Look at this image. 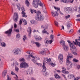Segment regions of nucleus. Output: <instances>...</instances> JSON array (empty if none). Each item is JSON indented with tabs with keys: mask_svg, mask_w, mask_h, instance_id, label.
<instances>
[{
	"mask_svg": "<svg viewBox=\"0 0 80 80\" xmlns=\"http://www.w3.org/2000/svg\"><path fill=\"white\" fill-rule=\"evenodd\" d=\"M51 59L49 58L48 59L47 58H44V60L43 62V65L42 66L43 69L42 71V72L43 73L44 75H47V73L46 71V70H47V68L45 67V62L47 63L49 65H51L52 67H55V64L51 61Z\"/></svg>",
	"mask_w": 80,
	"mask_h": 80,
	"instance_id": "f257e3e1",
	"label": "nucleus"
},
{
	"mask_svg": "<svg viewBox=\"0 0 80 80\" xmlns=\"http://www.w3.org/2000/svg\"><path fill=\"white\" fill-rule=\"evenodd\" d=\"M73 58V55L71 54L68 53V56H67V61H66V65L68 66L67 69L68 70H70L72 68V63H71V62L70 61L71 58Z\"/></svg>",
	"mask_w": 80,
	"mask_h": 80,
	"instance_id": "f03ea898",
	"label": "nucleus"
},
{
	"mask_svg": "<svg viewBox=\"0 0 80 80\" xmlns=\"http://www.w3.org/2000/svg\"><path fill=\"white\" fill-rule=\"evenodd\" d=\"M69 43V47H70V48L71 50H75V51H72V53L74 55H75V56L78 55V53H77V49H76V47L74 45V44L73 43L71 42L70 41V40L67 41Z\"/></svg>",
	"mask_w": 80,
	"mask_h": 80,
	"instance_id": "7ed1b4c3",
	"label": "nucleus"
},
{
	"mask_svg": "<svg viewBox=\"0 0 80 80\" xmlns=\"http://www.w3.org/2000/svg\"><path fill=\"white\" fill-rule=\"evenodd\" d=\"M35 19L37 21H43L44 20V17L42 14H41V12L38 11L37 14L35 17Z\"/></svg>",
	"mask_w": 80,
	"mask_h": 80,
	"instance_id": "20e7f679",
	"label": "nucleus"
},
{
	"mask_svg": "<svg viewBox=\"0 0 80 80\" xmlns=\"http://www.w3.org/2000/svg\"><path fill=\"white\" fill-rule=\"evenodd\" d=\"M37 1H38V2H37L35 0H33V7L35 8H37L38 7V5H40L41 7H42L43 6V4L41 2H40V0H38Z\"/></svg>",
	"mask_w": 80,
	"mask_h": 80,
	"instance_id": "39448f33",
	"label": "nucleus"
},
{
	"mask_svg": "<svg viewBox=\"0 0 80 80\" xmlns=\"http://www.w3.org/2000/svg\"><path fill=\"white\" fill-rule=\"evenodd\" d=\"M28 64L26 62H22L20 65V68H26L27 67H28Z\"/></svg>",
	"mask_w": 80,
	"mask_h": 80,
	"instance_id": "423d86ee",
	"label": "nucleus"
},
{
	"mask_svg": "<svg viewBox=\"0 0 80 80\" xmlns=\"http://www.w3.org/2000/svg\"><path fill=\"white\" fill-rule=\"evenodd\" d=\"M13 20L15 22H17L18 20V14L17 12H15L13 16Z\"/></svg>",
	"mask_w": 80,
	"mask_h": 80,
	"instance_id": "0eeeda50",
	"label": "nucleus"
},
{
	"mask_svg": "<svg viewBox=\"0 0 80 80\" xmlns=\"http://www.w3.org/2000/svg\"><path fill=\"white\" fill-rule=\"evenodd\" d=\"M59 60V62L61 64H62L63 62V55L62 54H59L58 56Z\"/></svg>",
	"mask_w": 80,
	"mask_h": 80,
	"instance_id": "6e6552de",
	"label": "nucleus"
},
{
	"mask_svg": "<svg viewBox=\"0 0 80 80\" xmlns=\"http://www.w3.org/2000/svg\"><path fill=\"white\" fill-rule=\"evenodd\" d=\"M64 11L67 13H70L72 12V8H65Z\"/></svg>",
	"mask_w": 80,
	"mask_h": 80,
	"instance_id": "1a4fd4ad",
	"label": "nucleus"
},
{
	"mask_svg": "<svg viewBox=\"0 0 80 80\" xmlns=\"http://www.w3.org/2000/svg\"><path fill=\"white\" fill-rule=\"evenodd\" d=\"M22 21H23V23L24 25H26L27 24V21L25 20V19H22L20 20L19 23V25H21V24L22 23Z\"/></svg>",
	"mask_w": 80,
	"mask_h": 80,
	"instance_id": "9d476101",
	"label": "nucleus"
},
{
	"mask_svg": "<svg viewBox=\"0 0 80 80\" xmlns=\"http://www.w3.org/2000/svg\"><path fill=\"white\" fill-rule=\"evenodd\" d=\"M21 9L22 10V17H27V16L25 15L26 14V13H25L24 12L25 11V10L24 8V7H22Z\"/></svg>",
	"mask_w": 80,
	"mask_h": 80,
	"instance_id": "9b49d317",
	"label": "nucleus"
},
{
	"mask_svg": "<svg viewBox=\"0 0 80 80\" xmlns=\"http://www.w3.org/2000/svg\"><path fill=\"white\" fill-rule=\"evenodd\" d=\"M31 57L32 58V62L35 63H36L35 60H40V58L38 57H34L32 55H31Z\"/></svg>",
	"mask_w": 80,
	"mask_h": 80,
	"instance_id": "f8f14e48",
	"label": "nucleus"
},
{
	"mask_svg": "<svg viewBox=\"0 0 80 80\" xmlns=\"http://www.w3.org/2000/svg\"><path fill=\"white\" fill-rule=\"evenodd\" d=\"M20 50L19 48H17L14 51V54H15V55H18L19 53H20Z\"/></svg>",
	"mask_w": 80,
	"mask_h": 80,
	"instance_id": "ddd939ff",
	"label": "nucleus"
},
{
	"mask_svg": "<svg viewBox=\"0 0 80 80\" xmlns=\"http://www.w3.org/2000/svg\"><path fill=\"white\" fill-rule=\"evenodd\" d=\"M44 42L46 43H49L50 44H51L53 42V40H50L48 41L47 39H45L44 40Z\"/></svg>",
	"mask_w": 80,
	"mask_h": 80,
	"instance_id": "4468645a",
	"label": "nucleus"
},
{
	"mask_svg": "<svg viewBox=\"0 0 80 80\" xmlns=\"http://www.w3.org/2000/svg\"><path fill=\"white\" fill-rule=\"evenodd\" d=\"M64 50L66 52H67L68 50V46L67 45H65L63 46Z\"/></svg>",
	"mask_w": 80,
	"mask_h": 80,
	"instance_id": "2eb2a0df",
	"label": "nucleus"
},
{
	"mask_svg": "<svg viewBox=\"0 0 80 80\" xmlns=\"http://www.w3.org/2000/svg\"><path fill=\"white\" fill-rule=\"evenodd\" d=\"M51 13L53 17H55L56 15L57 16H58V14H57V11H55L54 12L53 11H52L51 12Z\"/></svg>",
	"mask_w": 80,
	"mask_h": 80,
	"instance_id": "dca6fc26",
	"label": "nucleus"
},
{
	"mask_svg": "<svg viewBox=\"0 0 80 80\" xmlns=\"http://www.w3.org/2000/svg\"><path fill=\"white\" fill-rule=\"evenodd\" d=\"M7 72L6 70L2 72V77H3L4 78L5 77L6 75L7 74Z\"/></svg>",
	"mask_w": 80,
	"mask_h": 80,
	"instance_id": "f3484780",
	"label": "nucleus"
},
{
	"mask_svg": "<svg viewBox=\"0 0 80 80\" xmlns=\"http://www.w3.org/2000/svg\"><path fill=\"white\" fill-rule=\"evenodd\" d=\"M5 34H7L8 35V37H10V29L6 31L5 32Z\"/></svg>",
	"mask_w": 80,
	"mask_h": 80,
	"instance_id": "a211bd4d",
	"label": "nucleus"
},
{
	"mask_svg": "<svg viewBox=\"0 0 80 80\" xmlns=\"http://www.w3.org/2000/svg\"><path fill=\"white\" fill-rule=\"evenodd\" d=\"M18 64V63L16 61H14L13 62V64H12V66H13L14 67H17Z\"/></svg>",
	"mask_w": 80,
	"mask_h": 80,
	"instance_id": "6ab92c4d",
	"label": "nucleus"
},
{
	"mask_svg": "<svg viewBox=\"0 0 80 80\" xmlns=\"http://www.w3.org/2000/svg\"><path fill=\"white\" fill-rule=\"evenodd\" d=\"M54 8L56 9V10H57L58 12H59L60 14H61V15H63V13H62V12H60V8H58V7H57V8H56L55 7H54Z\"/></svg>",
	"mask_w": 80,
	"mask_h": 80,
	"instance_id": "aec40b11",
	"label": "nucleus"
},
{
	"mask_svg": "<svg viewBox=\"0 0 80 80\" xmlns=\"http://www.w3.org/2000/svg\"><path fill=\"white\" fill-rule=\"evenodd\" d=\"M31 23L32 24H35V25H37V22L34 20H31L30 21Z\"/></svg>",
	"mask_w": 80,
	"mask_h": 80,
	"instance_id": "412c9836",
	"label": "nucleus"
},
{
	"mask_svg": "<svg viewBox=\"0 0 80 80\" xmlns=\"http://www.w3.org/2000/svg\"><path fill=\"white\" fill-rule=\"evenodd\" d=\"M28 71H29V74L30 75H32V73H33V69H32V68H30L29 69Z\"/></svg>",
	"mask_w": 80,
	"mask_h": 80,
	"instance_id": "4be33fe9",
	"label": "nucleus"
},
{
	"mask_svg": "<svg viewBox=\"0 0 80 80\" xmlns=\"http://www.w3.org/2000/svg\"><path fill=\"white\" fill-rule=\"evenodd\" d=\"M68 77L69 79H71V78H75V77L74 76V75L73 74H69L68 76Z\"/></svg>",
	"mask_w": 80,
	"mask_h": 80,
	"instance_id": "5701e85b",
	"label": "nucleus"
},
{
	"mask_svg": "<svg viewBox=\"0 0 80 80\" xmlns=\"http://www.w3.org/2000/svg\"><path fill=\"white\" fill-rule=\"evenodd\" d=\"M60 44H61V45L63 47L64 45H65V41H63V40H61V41L60 42Z\"/></svg>",
	"mask_w": 80,
	"mask_h": 80,
	"instance_id": "b1692460",
	"label": "nucleus"
},
{
	"mask_svg": "<svg viewBox=\"0 0 80 80\" xmlns=\"http://www.w3.org/2000/svg\"><path fill=\"white\" fill-rule=\"evenodd\" d=\"M60 2H63V3H67L69 2V0H60Z\"/></svg>",
	"mask_w": 80,
	"mask_h": 80,
	"instance_id": "393cba45",
	"label": "nucleus"
},
{
	"mask_svg": "<svg viewBox=\"0 0 80 80\" xmlns=\"http://www.w3.org/2000/svg\"><path fill=\"white\" fill-rule=\"evenodd\" d=\"M25 3L27 7H29V6H30V2H29L28 0H26Z\"/></svg>",
	"mask_w": 80,
	"mask_h": 80,
	"instance_id": "a878e982",
	"label": "nucleus"
},
{
	"mask_svg": "<svg viewBox=\"0 0 80 80\" xmlns=\"http://www.w3.org/2000/svg\"><path fill=\"white\" fill-rule=\"evenodd\" d=\"M31 55H26L25 57L26 59H27V60H29L30 59V57H31Z\"/></svg>",
	"mask_w": 80,
	"mask_h": 80,
	"instance_id": "bb28decb",
	"label": "nucleus"
},
{
	"mask_svg": "<svg viewBox=\"0 0 80 80\" xmlns=\"http://www.w3.org/2000/svg\"><path fill=\"white\" fill-rule=\"evenodd\" d=\"M45 30H46V28H45L44 30H42V33H46L47 34V35H49V33H48V32L46 31Z\"/></svg>",
	"mask_w": 80,
	"mask_h": 80,
	"instance_id": "cd10ccee",
	"label": "nucleus"
},
{
	"mask_svg": "<svg viewBox=\"0 0 80 80\" xmlns=\"http://www.w3.org/2000/svg\"><path fill=\"white\" fill-rule=\"evenodd\" d=\"M40 54H41L42 55H44L45 54V49H43V51H42L39 52Z\"/></svg>",
	"mask_w": 80,
	"mask_h": 80,
	"instance_id": "c85d7f7f",
	"label": "nucleus"
},
{
	"mask_svg": "<svg viewBox=\"0 0 80 80\" xmlns=\"http://www.w3.org/2000/svg\"><path fill=\"white\" fill-rule=\"evenodd\" d=\"M1 44L2 47H6V44L4 42H1Z\"/></svg>",
	"mask_w": 80,
	"mask_h": 80,
	"instance_id": "c756f323",
	"label": "nucleus"
},
{
	"mask_svg": "<svg viewBox=\"0 0 80 80\" xmlns=\"http://www.w3.org/2000/svg\"><path fill=\"white\" fill-rule=\"evenodd\" d=\"M55 78H57V79H59V78H60V77L59 76V75H58L56 74H55V75H54Z\"/></svg>",
	"mask_w": 80,
	"mask_h": 80,
	"instance_id": "7c9ffc66",
	"label": "nucleus"
},
{
	"mask_svg": "<svg viewBox=\"0 0 80 80\" xmlns=\"http://www.w3.org/2000/svg\"><path fill=\"white\" fill-rule=\"evenodd\" d=\"M35 43L37 47H40V46L41 45V44H40L39 42H35Z\"/></svg>",
	"mask_w": 80,
	"mask_h": 80,
	"instance_id": "2f4dec72",
	"label": "nucleus"
},
{
	"mask_svg": "<svg viewBox=\"0 0 80 80\" xmlns=\"http://www.w3.org/2000/svg\"><path fill=\"white\" fill-rule=\"evenodd\" d=\"M42 8L43 12H44L45 13H47V10H46V8H45V7L44 6L42 7Z\"/></svg>",
	"mask_w": 80,
	"mask_h": 80,
	"instance_id": "473e14b6",
	"label": "nucleus"
},
{
	"mask_svg": "<svg viewBox=\"0 0 80 80\" xmlns=\"http://www.w3.org/2000/svg\"><path fill=\"white\" fill-rule=\"evenodd\" d=\"M27 32H29V33H32V29H31V28H28L27 30Z\"/></svg>",
	"mask_w": 80,
	"mask_h": 80,
	"instance_id": "72a5a7b5",
	"label": "nucleus"
},
{
	"mask_svg": "<svg viewBox=\"0 0 80 80\" xmlns=\"http://www.w3.org/2000/svg\"><path fill=\"white\" fill-rule=\"evenodd\" d=\"M72 26V24L70 23H68L67 27L68 28H70V27Z\"/></svg>",
	"mask_w": 80,
	"mask_h": 80,
	"instance_id": "f704fd0d",
	"label": "nucleus"
},
{
	"mask_svg": "<svg viewBox=\"0 0 80 80\" xmlns=\"http://www.w3.org/2000/svg\"><path fill=\"white\" fill-rule=\"evenodd\" d=\"M50 37L51 40H54V36L53 35L51 34L50 36Z\"/></svg>",
	"mask_w": 80,
	"mask_h": 80,
	"instance_id": "c9c22d12",
	"label": "nucleus"
},
{
	"mask_svg": "<svg viewBox=\"0 0 80 80\" xmlns=\"http://www.w3.org/2000/svg\"><path fill=\"white\" fill-rule=\"evenodd\" d=\"M42 39V38L41 37H39L38 38H35V39L36 40H41Z\"/></svg>",
	"mask_w": 80,
	"mask_h": 80,
	"instance_id": "e433bc0d",
	"label": "nucleus"
},
{
	"mask_svg": "<svg viewBox=\"0 0 80 80\" xmlns=\"http://www.w3.org/2000/svg\"><path fill=\"white\" fill-rule=\"evenodd\" d=\"M35 65H38V66H39V67H42V64L41 63H38L37 62H36L34 63Z\"/></svg>",
	"mask_w": 80,
	"mask_h": 80,
	"instance_id": "4c0bfd02",
	"label": "nucleus"
},
{
	"mask_svg": "<svg viewBox=\"0 0 80 80\" xmlns=\"http://www.w3.org/2000/svg\"><path fill=\"white\" fill-rule=\"evenodd\" d=\"M54 23L55 25L57 26V27H58V22H57L56 21H55Z\"/></svg>",
	"mask_w": 80,
	"mask_h": 80,
	"instance_id": "58836bf2",
	"label": "nucleus"
},
{
	"mask_svg": "<svg viewBox=\"0 0 80 80\" xmlns=\"http://www.w3.org/2000/svg\"><path fill=\"white\" fill-rule=\"evenodd\" d=\"M19 60L20 62H24L25 61V59H24V58H21L19 59Z\"/></svg>",
	"mask_w": 80,
	"mask_h": 80,
	"instance_id": "ea45409f",
	"label": "nucleus"
},
{
	"mask_svg": "<svg viewBox=\"0 0 80 80\" xmlns=\"http://www.w3.org/2000/svg\"><path fill=\"white\" fill-rule=\"evenodd\" d=\"M20 37V34L19 33H18L16 35V38H18Z\"/></svg>",
	"mask_w": 80,
	"mask_h": 80,
	"instance_id": "a19ab883",
	"label": "nucleus"
},
{
	"mask_svg": "<svg viewBox=\"0 0 80 80\" xmlns=\"http://www.w3.org/2000/svg\"><path fill=\"white\" fill-rule=\"evenodd\" d=\"M19 70V69H18V68L17 67V66L15 67V71H16V72H18Z\"/></svg>",
	"mask_w": 80,
	"mask_h": 80,
	"instance_id": "79ce46f5",
	"label": "nucleus"
},
{
	"mask_svg": "<svg viewBox=\"0 0 80 80\" xmlns=\"http://www.w3.org/2000/svg\"><path fill=\"white\" fill-rule=\"evenodd\" d=\"M17 7L18 8L19 10H20V3H18Z\"/></svg>",
	"mask_w": 80,
	"mask_h": 80,
	"instance_id": "37998d69",
	"label": "nucleus"
},
{
	"mask_svg": "<svg viewBox=\"0 0 80 80\" xmlns=\"http://www.w3.org/2000/svg\"><path fill=\"white\" fill-rule=\"evenodd\" d=\"M25 40H27V36L24 35L23 37V40L25 41Z\"/></svg>",
	"mask_w": 80,
	"mask_h": 80,
	"instance_id": "c03bdc74",
	"label": "nucleus"
},
{
	"mask_svg": "<svg viewBox=\"0 0 80 80\" xmlns=\"http://www.w3.org/2000/svg\"><path fill=\"white\" fill-rule=\"evenodd\" d=\"M80 78L79 77H77V78H75L74 79V80H78L80 79Z\"/></svg>",
	"mask_w": 80,
	"mask_h": 80,
	"instance_id": "a18cd8bd",
	"label": "nucleus"
},
{
	"mask_svg": "<svg viewBox=\"0 0 80 80\" xmlns=\"http://www.w3.org/2000/svg\"><path fill=\"white\" fill-rule=\"evenodd\" d=\"M7 80H10V76L8 75H7Z\"/></svg>",
	"mask_w": 80,
	"mask_h": 80,
	"instance_id": "49530a36",
	"label": "nucleus"
},
{
	"mask_svg": "<svg viewBox=\"0 0 80 80\" xmlns=\"http://www.w3.org/2000/svg\"><path fill=\"white\" fill-rule=\"evenodd\" d=\"M73 62H77L78 61L76 59H74L73 60Z\"/></svg>",
	"mask_w": 80,
	"mask_h": 80,
	"instance_id": "de8ad7c7",
	"label": "nucleus"
},
{
	"mask_svg": "<svg viewBox=\"0 0 80 80\" xmlns=\"http://www.w3.org/2000/svg\"><path fill=\"white\" fill-rule=\"evenodd\" d=\"M14 31H15L16 32L19 33V30L18 29H15L14 30Z\"/></svg>",
	"mask_w": 80,
	"mask_h": 80,
	"instance_id": "09e8293b",
	"label": "nucleus"
},
{
	"mask_svg": "<svg viewBox=\"0 0 80 80\" xmlns=\"http://www.w3.org/2000/svg\"><path fill=\"white\" fill-rule=\"evenodd\" d=\"M70 15H68L67 16H66L65 17V18H66V19H67V18H70Z\"/></svg>",
	"mask_w": 80,
	"mask_h": 80,
	"instance_id": "8fccbe9b",
	"label": "nucleus"
},
{
	"mask_svg": "<svg viewBox=\"0 0 80 80\" xmlns=\"http://www.w3.org/2000/svg\"><path fill=\"white\" fill-rule=\"evenodd\" d=\"M41 28H45V26L44 25H42L41 26Z\"/></svg>",
	"mask_w": 80,
	"mask_h": 80,
	"instance_id": "3c124183",
	"label": "nucleus"
},
{
	"mask_svg": "<svg viewBox=\"0 0 80 80\" xmlns=\"http://www.w3.org/2000/svg\"><path fill=\"white\" fill-rule=\"evenodd\" d=\"M31 33L29 32L28 34V37L29 38L31 37Z\"/></svg>",
	"mask_w": 80,
	"mask_h": 80,
	"instance_id": "603ef678",
	"label": "nucleus"
},
{
	"mask_svg": "<svg viewBox=\"0 0 80 80\" xmlns=\"http://www.w3.org/2000/svg\"><path fill=\"white\" fill-rule=\"evenodd\" d=\"M30 10L31 13H33V10H32V9H30Z\"/></svg>",
	"mask_w": 80,
	"mask_h": 80,
	"instance_id": "864d4df0",
	"label": "nucleus"
},
{
	"mask_svg": "<svg viewBox=\"0 0 80 80\" xmlns=\"http://www.w3.org/2000/svg\"><path fill=\"white\" fill-rule=\"evenodd\" d=\"M62 70H66V68H65L64 67H62Z\"/></svg>",
	"mask_w": 80,
	"mask_h": 80,
	"instance_id": "5fc2aeb1",
	"label": "nucleus"
},
{
	"mask_svg": "<svg viewBox=\"0 0 80 80\" xmlns=\"http://www.w3.org/2000/svg\"><path fill=\"white\" fill-rule=\"evenodd\" d=\"M11 74L12 75H16L15 73H14L13 71L11 72Z\"/></svg>",
	"mask_w": 80,
	"mask_h": 80,
	"instance_id": "6e6d98bb",
	"label": "nucleus"
},
{
	"mask_svg": "<svg viewBox=\"0 0 80 80\" xmlns=\"http://www.w3.org/2000/svg\"><path fill=\"white\" fill-rule=\"evenodd\" d=\"M66 70H62V73H65Z\"/></svg>",
	"mask_w": 80,
	"mask_h": 80,
	"instance_id": "4d7b16f0",
	"label": "nucleus"
},
{
	"mask_svg": "<svg viewBox=\"0 0 80 80\" xmlns=\"http://www.w3.org/2000/svg\"><path fill=\"white\" fill-rule=\"evenodd\" d=\"M27 53L28 54H30V51H28L27 52Z\"/></svg>",
	"mask_w": 80,
	"mask_h": 80,
	"instance_id": "13d9d810",
	"label": "nucleus"
},
{
	"mask_svg": "<svg viewBox=\"0 0 80 80\" xmlns=\"http://www.w3.org/2000/svg\"><path fill=\"white\" fill-rule=\"evenodd\" d=\"M73 32V29H71L70 31H69V32H71L72 33V32Z\"/></svg>",
	"mask_w": 80,
	"mask_h": 80,
	"instance_id": "bf43d9fd",
	"label": "nucleus"
},
{
	"mask_svg": "<svg viewBox=\"0 0 80 80\" xmlns=\"http://www.w3.org/2000/svg\"><path fill=\"white\" fill-rule=\"evenodd\" d=\"M67 73H68V71H65V72L64 73L65 74H67Z\"/></svg>",
	"mask_w": 80,
	"mask_h": 80,
	"instance_id": "052dcab7",
	"label": "nucleus"
},
{
	"mask_svg": "<svg viewBox=\"0 0 80 80\" xmlns=\"http://www.w3.org/2000/svg\"><path fill=\"white\" fill-rule=\"evenodd\" d=\"M62 75L63 77L65 78V79H67V78H66V77H65V76L64 74H62Z\"/></svg>",
	"mask_w": 80,
	"mask_h": 80,
	"instance_id": "680f3d73",
	"label": "nucleus"
},
{
	"mask_svg": "<svg viewBox=\"0 0 80 80\" xmlns=\"http://www.w3.org/2000/svg\"><path fill=\"white\" fill-rule=\"evenodd\" d=\"M61 28H62L61 30H62V29H63V30H64V27L63 26H62Z\"/></svg>",
	"mask_w": 80,
	"mask_h": 80,
	"instance_id": "e2e57ef3",
	"label": "nucleus"
},
{
	"mask_svg": "<svg viewBox=\"0 0 80 80\" xmlns=\"http://www.w3.org/2000/svg\"><path fill=\"white\" fill-rule=\"evenodd\" d=\"M73 2V0H71L70 3H72Z\"/></svg>",
	"mask_w": 80,
	"mask_h": 80,
	"instance_id": "0e129e2a",
	"label": "nucleus"
},
{
	"mask_svg": "<svg viewBox=\"0 0 80 80\" xmlns=\"http://www.w3.org/2000/svg\"><path fill=\"white\" fill-rule=\"evenodd\" d=\"M76 21H78L79 22H80V18L77 19H76Z\"/></svg>",
	"mask_w": 80,
	"mask_h": 80,
	"instance_id": "69168bd1",
	"label": "nucleus"
},
{
	"mask_svg": "<svg viewBox=\"0 0 80 80\" xmlns=\"http://www.w3.org/2000/svg\"><path fill=\"white\" fill-rule=\"evenodd\" d=\"M77 17H78V18L80 17V14L78 15L77 16Z\"/></svg>",
	"mask_w": 80,
	"mask_h": 80,
	"instance_id": "338daca9",
	"label": "nucleus"
},
{
	"mask_svg": "<svg viewBox=\"0 0 80 80\" xmlns=\"http://www.w3.org/2000/svg\"><path fill=\"white\" fill-rule=\"evenodd\" d=\"M31 78L32 80H36L33 78Z\"/></svg>",
	"mask_w": 80,
	"mask_h": 80,
	"instance_id": "774afa93",
	"label": "nucleus"
}]
</instances>
